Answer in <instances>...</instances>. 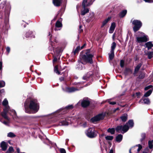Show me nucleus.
Masks as SVG:
<instances>
[{
    "mask_svg": "<svg viewBox=\"0 0 153 153\" xmlns=\"http://www.w3.org/2000/svg\"><path fill=\"white\" fill-rule=\"evenodd\" d=\"M146 2L152 3L153 2V0H143ZM142 0H138L137 2L138 3H140L142 1Z\"/></svg>",
    "mask_w": 153,
    "mask_h": 153,
    "instance_id": "nucleus-39",
    "label": "nucleus"
},
{
    "mask_svg": "<svg viewBox=\"0 0 153 153\" xmlns=\"http://www.w3.org/2000/svg\"><path fill=\"white\" fill-rule=\"evenodd\" d=\"M90 17L91 18V19L93 20L94 18V15L93 13H91L90 14Z\"/></svg>",
    "mask_w": 153,
    "mask_h": 153,
    "instance_id": "nucleus-54",
    "label": "nucleus"
},
{
    "mask_svg": "<svg viewBox=\"0 0 153 153\" xmlns=\"http://www.w3.org/2000/svg\"><path fill=\"white\" fill-rule=\"evenodd\" d=\"M6 3V1H4L2 2L0 4V15L2 17L3 15V12H4V14L5 16H7L9 14V12L6 10L5 8H4Z\"/></svg>",
    "mask_w": 153,
    "mask_h": 153,
    "instance_id": "nucleus-9",
    "label": "nucleus"
},
{
    "mask_svg": "<svg viewBox=\"0 0 153 153\" xmlns=\"http://www.w3.org/2000/svg\"><path fill=\"white\" fill-rule=\"evenodd\" d=\"M62 2V0H53V3L56 7L60 6Z\"/></svg>",
    "mask_w": 153,
    "mask_h": 153,
    "instance_id": "nucleus-22",
    "label": "nucleus"
},
{
    "mask_svg": "<svg viewBox=\"0 0 153 153\" xmlns=\"http://www.w3.org/2000/svg\"><path fill=\"white\" fill-rule=\"evenodd\" d=\"M114 151L112 149H111L109 153H113Z\"/></svg>",
    "mask_w": 153,
    "mask_h": 153,
    "instance_id": "nucleus-63",
    "label": "nucleus"
},
{
    "mask_svg": "<svg viewBox=\"0 0 153 153\" xmlns=\"http://www.w3.org/2000/svg\"><path fill=\"white\" fill-rule=\"evenodd\" d=\"M0 121L2 123L4 124H5L6 125L8 126L9 125V123L8 122H7L5 121L2 122L1 120V119H0Z\"/></svg>",
    "mask_w": 153,
    "mask_h": 153,
    "instance_id": "nucleus-53",
    "label": "nucleus"
},
{
    "mask_svg": "<svg viewBox=\"0 0 153 153\" xmlns=\"http://www.w3.org/2000/svg\"><path fill=\"white\" fill-rule=\"evenodd\" d=\"M2 61L0 62V71L2 69Z\"/></svg>",
    "mask_w": 153,
    "mask_h": 153,
    "instance_id": "nucleus-57",
    "label": "nucleus"
},
{
    "mask_svg": "<svg viewBox=\"0 0 153 153\" xmlns=\"http://www.w3.org/2000/svg\"><path fill=\"white\" fill-rule=\"evenodd\" d=\"M4 89H2L0 91V95L1 94L4 93Z\"/></svg>",
    "mask_w": 153,
    "mask_h": 153,
    "instance_id": "nucleus-59",
    "label": "nucleus"
},
{
    "mask_svg": "<svg viewBox=\"0 0 153 153\" xmlns=\"http://www.w3.org/2000/svg\"><path fill=\"white\" fill-rule=\"evenodd\" d=\"M63 90L64 91L68 93H72L73 92L79 90V89L78 88H77L74 87H67L65 88H63Z\"/></svg>",
    "mask_w": 153,
    "mask_h": 153,
    "instance_id": "nucleus-13",
    "label": "nucleus"
},
{
    "mask_svg": "<svg viewBox=\"0 0 153 153\" xmlns=\"http://www.w3.org/2000/svg\"><path fill=\"white\" fill-rule=\"evenodd\" d=\"M126 124H127V125L128 126L129 128V127L132 128L134 126V123L132 120H129L128 122Z\"/></svg>",
    "mask_w": 153,
    "mask_h": 153,
    "instance_id": "nucleus-27",
    "label": "nucleus"
},
{
    "mask_svg": "<svg viewBox=\"0 0 153 153\" xmlns=\"http://www.w3.org/2000/svg\"><path fill=\"white\" fill-rule=\"evenodd\" d=\"M120 118L123 122H126L128 118L127 114H125L122 115L120 117Z\"/></svg>",
    "mask_w": 153,
    "mask_h": 153,
    "instance_id": "nucleus-25",
    "label": "nucleus"
},
{
    "mask_svg": "<svg viewBox=\"0 0 153 153\" xmlns=\"http://www.w3.org/2000/svg\"><path fill=\"white\" fill-rule=\"evenodd\" d=\"M7 136L10 137H14L16 136V135L13 133L10 132L8 133Z\"/></svg>",
    "mask_w": 153,
    "mask_h": 153,
    "instance_id": "nucleus-43",
    "label": "nucleus"
},
{
    "mask_svg": "<svg viewBox=\"0 0 153 153\" xmlns=\"http://www.w3.org/2000/svg\"><path fill=\"white\" fill-rule=\"evenodd\" d=\"M111 19V17H109L105 19L103 21L102 23V24L101 26V27H103L108 22L110 21Z\"/></svg>",
    "mask_w": 153,
    "mask_h": 153,
    "instance_id": "nucleus-23",
    "label": "nucleus"
},
{
    "mask_svg": "<svg viewBox=\"0 0 153 153\" xmlns=\"http://www.w3.org/2000/svg\"><path fill=\"white\" fill-rule=\"evenodd\" d=\"M127 13V10H125L121 12L120 14V16L121 17H123Z\"/></svg>",
    "mask_w": 153,
    "mask_h": 153,
    "instance_id": "nucleus-34",
    "label": "nucleus"
},
{
    "mask_svg": "<svg viewBox=\"0 0 153 153\" xmlns=\"http://www.w3.org/2000/svg\"><path fill=\"white\" fill-rule=\"evenodd\" d=\"M124 62L123 60H121L120 61V65L121 67L123 68L124 66Z\"/></svg>",
    "mask_w": 153,
    "mask_h": 153,
    "instance_id": "nucleus-50",
    "label": "nucleus"
},
{
    "mask_svg": "<svg viewBox=\"0 0 153 153\" xmlns=\"http://www.w3.org/2000/svg\"><path fill=\"white\" fill-rule=\"evenodd\" d=\"M152 92V90H149L144 94V97H148L150 95Z\"/></svg>",
    "mask_w": 153,
    "mask_h": 153,
    "instance_id": "nucleus-36",
    "label": "nucleus"
},
{
    "mask_svg": "<svg viewBox=\"0 0 153 153\" xmlns=\"http://www.w3.org/2000/svg\"><path fill=\"white\" fill-rule=\"evenodd\" d=\"M59 80L61 81H62L64 80V78L63 77H61L59 78Z\"/></svg>",
    "mask_w": 153,
    "mask_h": 153,
    "instance_id": "nucleus-62",
    "label": "nucleus"
},
{
    "mask_svg": "<svg viewBox=\"0 0 153 153\" xmlns=\"http://www.w3.org/2000/svg\"><path fill=\"white\" fill-rule=\"evenodd\" d=\"M132 23L134 26L133 27V30L134 32L138 30L142 25V23L141 21L138 20H134Z\"/></svg>",
    "mask_w": 153,
    "mask_h": 153,
    "instance_id": "nucleus-11",
    "label": "nucleus"
},
{
    "mask_svg": "<svg viewBox=\"0 0 153 153\" xmlns=\"http://www.w3.org/2000/svg\"><path fill=\"white\" fill-rule=\"evenodd\" d=\"M128 129L129 127L127 124H125L123 126H118L115 128L117 132L122 133L127 132Z\"/></svg>",
    "mask_w": 153,
    "mask_h": 153,
    "instance_id": "nucleus-10",
    "label": "nucleus"
},
{
    "mask_svg": "<svg viewBox=\"0 0 153 153\" xmlns=\"http://www.w3.org/2000/svg\"><path fill=\"white\" fill-rule=\"evenodd\" d=\"M140 94V92H137L136 93V95L138 97H139Z\"/></svg>",
    "mask_w": 153,
    "mask_h": 153,
    "instance_id": "nucleus-61",
    "label": "nucleus"
},
{
    "mask_svg": "<svg viewBox=\"0 0 153 153\" xmlns=\"http://www.w3.org/2000/svg\"><path fill=\"white\" fill-rule=\"evenodd\" d=\"M24 107L25 112L28 113H34L38 111L39 106L36 100H33L30 101L29 104L27 101L25 103Z\"/></svg>",
    "mask_w": 153,
    "mask_h": 153,
    "instance_id": "nucleus-1",
    "label": "nucleus"
},
{
    "mask_svg": "<svg viewBox=\"0 0 153 153\" xmlns=\"http://www.w3.org/2000/svg\"><path fill=\"white\" fill-rule=\"evenodd\" d=\"M149 152V149L148 148H146L143 151V153H148Z\"/></svg>",
    "mask_w": 153,
    "mask_h": 153,
    "instance_id": "nucleus-51",
    "label": "nucleus"
},
{
    "mask_svg": "<svg viewBox=\"0 0 153 153\" xmlns=\"http://www.w3.org/2000/svg\"><path fill=\"white\" fill-rule=\"evenodd\" d=\"M81 84H82V82H74L73 83V84L74 85H78V86H79L78 85L79 84V85Z\"/></svg>",
    "mask_w": 153,
    "mask_h": 153,
    "instance_id": "nucleus-55",
    "label": "nucleus"
},
{
    "mask_svg": "<svg viewBox=\"0 0 153 153\" xmlns=\"http://www.w3.org/2000/svg\"><path fill=\"white\" fill-rule=\"evenodd\" d=\"M94 75V72L93 71H90L85 74L83 77V79L87 80L90 78H92Z\"/></svg>",
    "mask_w": 153,
    "mask_h": 153,
    "instance_id": "nucleus-14",
    "label": "nucleus"
},
{
    "mask_svg": "<svg viewBox=\"0 0 153 153\" xmlns=\"http://www.w3.org/2000/svg\"><path fill=\"white\" fill-rule=\"evenodd\" d=\"M152 85H149L148 86H147L145 88V90H148L149 88H151L152 87Z\"/></svg>",
    "mask_w": 153,
    "mask_h": 153,
    "instance_id": "nucleus-52",
    "label": "nucleus"
},
{
    "mask_svg": "<svg viewBox=\"0 0 153 153\" xmlns=\"http://www.w3.org/2000/svg\"><path fill=\"white\" fill-rule=\"evenodd\" d=\"M105 139L108 140H112L113 139V137L112 136H107L105 137Z\"/></svg>",
    "mask_w": 153,
    "mask_h": 153,
    "instance_id": "nucleus-47",
    "label": "nucleus"
},
{
    "mask_svg": "<svg viewBox=\"0 0 153 153\" xmlns=\"http://www.w3.org/2000/svg\"><path fill=\"white\" fill-rule=\"evenodd\" d=\"M132 73V71L129 68H126L124 71V74L126 75L130 74H131Z\"/></svg>",
    "mask_w": 153,
    "mask_h": 153,
    "instance_id": "nucleus-29",
    "label": "nucleus"
},
{
    "mask_svg": "<svg viewBox=\"0 0 153 153\" xmlns=\"http://www.w3.org/2000/svg\"><path fill=\"white\" fill-rule=\"evenodd\" d=\"M80 102H81V105L83 107H87L90 104L89 101L87 99L85 98L83 99L82 100H80L78 103V104Z\"/></svg>",
    "mask_w": 153,
    "mask_h": 153,
    "instance_id": "nucleus-16",
    "label": "nucleus"
},
{
    "mask_svg": "<svg viewBox=\"0 0 153 153\" xmlns=\"http://www.w3.org/2000/svg\"><path fill=\"white\" fill-rule=\"evenodd\" d=\"M146 137V134L145 133H142L141 134V138L140 139V141L141 142L143 141Z\"/></svg>",
    "mask_w": 153,
    "mask_h": 153,
    "instance_id": "nucleus-44",
    "label": "nucleus"
},
{
    "mask_svg": "<svg viewBox=\"0 0 153 153\" xmlns=\"http://www.w3.org/2000/svg\"><path fill=\"white\" fill-rule=\"evenodd\" d=\"M104 115L103 114H99L92 117L91 119V121L93 123H95L103 119Z\"/></svg>",
    "mask_w": 153,
    "mask_h": 153,
    "instance_id": "nucleus-12",
    "label": "nucleus"
},
{
    "mask_svg": "<svg viewBox=\"0 0 153 153\" xmlns=\"http://www.w3.org/2000/svg\"><path fill=\"white\" fill-rule=\"evenodd\" d=\"M137 146V152L138 153L140 150L142 149V146L140 144H138V145L136 146Z\"/></svg>",
    "mask_w": 153,
    "mask_h": 153,
    "instance_id": "nucleus-42",
    "label": "nucleus"
},
{
    "mask_svg": "<svg viewBox=\"0 0 153 153\" xmlns=\"http://www.w3.org/2000/svg\"><path fill=\"white\" fill-rule=\"evenodd\" d=\"M57 60V59L56 57H54L53 60V63L56 62Z\"/></svg>",
    "mask_w": 153,
    "mask_h": 153,
    "instance_id": "nucleus-60",
    "label": "nucleus"
},
{
    "mask_svg": "<svg viewBox=\"0 0 153 153\" xmlns=\"http://www.w3.org/2000/svg\"><path fill=\"white\" fill-rule=\"evenodd\" d=\"M115 27V23L114 22H112L111 24L110 28L109 29V33H112L113 32Z\"/></svg>",
    "mask_w": 153,
    "mask_h": 153,
    "instance_id": "nucleus-21",
    "label": "nucleus"
},
{
    "mask_svg": "<svg viewBox=\"0 0 153 153\" xmlns=\"http://www.w3.org/2000/svg\"><path fill=\"white\" fill-rule=\"evenodd\" d=\"M50 40L51 42V46H50L49 47V48H48L51 51H54L55 50L54 49L53 47V42H56V43L57 42L56 39V38H54V37H52L51 36L50 38Z\"/></svg>",
    "mask_w": 153,
    "mask_h": 153,
    "instance_id": "nucleus-17",
    "label": "nucleus"
},
{
    "mask_svg": "<svg viewBox=\"0 0 153 153\" xmlns=\"http://www.w3.org/2000/svg\"><path fill=\"white\" fill-rule=\"evenodd\" d=\"M123 136L121 134H119L116 137V140L117 142H120L122 140Z\"/></svg>",
    "mask_w": 153,
    "mask_h": 153,
    "instance_id": "nucleus-33",
    "label": "nucleus"
},
{
    "mask_svg": "<svg viewBox=\"0 0 153 153\" xmlns=\"http://www.w3.org/2000/svg\"><path fill=\"white\" fill-rule=\"evenodd\" d=\"M142 101H143L144 103V104H149L150 103V100L148 98L142 99L140 100L139 102H142Z\"/></svg>",
    "mask_w": 153,
    "mask_h": 153,
    "instance_id": "nucleus-28",
    "label": "nucleus"
},
{
    "mask_svg": "<svg viewBox=\"0 0 153 153\" xmlns=\"http://www.w3.org/2000/svg\"><path fill=\"white\" fill-rule=\"evenodd\" d=\"M6 51L8 52L7 54H8L10 51V48L9 47H7Z\"/></svg>",
    "mask_w": 153,
    "mask_h": 153,
    "instance_id": "nucleus-56",
    "label": "nucleus"
},
{
    "mask_svg": "<svg viewBox=\"0 0 153 153\" xmlns=\"http://www.w3.org/2000/svg\"><path fill=\"white\" fill-rule=\"evenodd\" d=\"M115 130L114 128H109L108 130L107 131L108 132H109L111 134H114L115 132Z\"/></svg>",
    "mask_w": 153,
    "mask_h": 153,
    "instance_id": "nucleus-37",
    "label": "nucleus"
},
{
    "mask_svg": "<svg viewBox=\"0 0 153 153\" xmlns=\"http://www.w3.org/2000/svg\"><path fill=\"white\" fill-rule=\"evenodd\" d=\"M3 105L5 107L4 108H8L9 109H10L9 106L8 105V102L7 100L5 99L3 100L2 102Z\"/></svg>",
    "mask_w": 153,
    "mask_h": 153,
    "instance_id": "nucleus-30",
    "label": "nucleus"
},
{
    "mask_svg": "<svg viewBox=\"0 0 153 153\" xmlns=\"http://www.w3.org/2000/svg\"><path fill=\"white\" fill-rule=\"evenodd\" d=\"M25 35L26 38L31 37L34 38L35 37L34 33L30 31L27 32Z\"/></svg>",
    "mask_w": 153,
    "mask_h": 153,
    "instance_id": "nucleus-18",
    "label": "nucleus"
},
{
    "mask_svg": "<svg viewBox=\"0 0 153 153\" xmlns=\"http://www.w3.org/2000/svg\"><path fill=\"white\" fill-rule=\"evenodd\" d=\"M14 150L12 146L10 147L7 151V153H14Z\"/></svg>",
    "mask_w": 153,
    "mask_h": 153,
    "instance_id": "nucleus-38",
    "label": "nucleus"
},
{
    "mask_svg": "<svg viewBox=\"0 0 153 153\" xmlns=\"http://www.w3.org/2000/svg\"><path fill=\"white\" fill-rule=\"evenodd\" d=\"M88 0H83L82 3V6L83 8V10H82L81 12V14L82 15H84L86 13H88L89 11L88 9L85 8L88 6L90 5L92 3V2L91 1L90 2H88Z\"/></svg>",
    "mask_w": 153,
    "mask_h": 153,
    "instance_id": "nucleus-6",
    "label": "nucleus"
},
{
    "mask_svg": "<svg viewBox=\"0 0 153 153\" xmlns=\"http://www.w3.org/2000/svg\"><path fill=\"white\" fill-rule=\"evenodd\" d=\"M111 53L109 54V57L111 60H112L114 57V52H112L111 51Z\"/></svg>",
    "mask_w": 153,
    "mask_h": 153,
    "instance_id": "nucleus-41",
    "label": "nucleus"
},
{
    "mask_svg": "<svg viewBox=\"0 0 153 153\" xmlns=\"http://www.w3.org/2000/svg\"><path fill=\"white\" fill-rule=\"evenodd\" d=\"M108 102L111 105H114L116 104V102H111L110 100H107Z\"/></svg>",
    "mask_w": 153,
    "mask_h": 153,
    "instance_id": "nucleus-48",
    "label": "nucleus"
},
{
    "mask_svg": "<svg viewBox=\"0 0 153 153\" xmlns=\"http://www.w3.org/2000/svg\"><path fill=\"white\" fill-rule=\"evenodd\" d=\"M59 151L61 153H66L65 150L63 148H60L59 149Z\"/></svg>",
    "mask_w": 153,
    "mask_h": 153,
    "instance_id": "nucleus-49",
    "label": "nucleus"
},
{
    "mask_svg": "<svg viewBox=\"0 0 153 153\" xmlns=\"http://www.w3.org/2000/svg\"><path fill=\"white\" fill-rule=\"evenodd\" d=\"M7 113H9L11 115H12L14 119L17 120L18 118L15 111L13 110L9 109L8 108H7L4 109L3 112L1 113V116L5 119L9 121L10 119L7 115Z\"/></svg>",
    "mask_w": 153,
    "mask_h": 153,
    "instance_id": "nucleus-2",
    "label": "nucleus"
},
{
    "mask_svg": "<svg viewBox=\"0 0 153 153\" xmlns=\"http://www.w3.org/2000/svg\"><path fill=\"white\" fill-rule=\"evenodd\" d=\"M73 108V106L72 105H68L64 108L60 109L52 114L57 117L58 115L66 113L68 110L72 109Z\"/></svg>",
    "mask_w": 153,
    "mask_h": 153,
    "instance_id": "nucleus-4",
    "label": "nucleus"
},
{
    "mask_svg": "<svg viewBox=\"0 0 153 153\" xmlns=\"http://www.w3.org/2000/svg\"><path fill=\"white\" fill-rule=\"evenodd\" d=\"M5 85V82L3 81H0V88L4 87Z\"/></svg>",
    "mask_w": 153,
    "mask_h": 153,
    "instance_id": "nucleus-46",
    "label": "nucleus"
},
{
    "mask_svg": "<svg viewBox=\"0 0 153 153\" xmlns=\"http://www.w3.org/2000/svg\"><path fill=\"white\" fill-rule=\"evenodd\" d=\"M0 146L3 151H5L7 148V143L4 141H2L0 144Z\"/></svg>",
    "mask_w": 153,
    "mask_h": 153,
    "instance_id": "nucleus-19",
    "label": "nucleus"
},
{
    "mask_svg": "<svg viewBox=\"0 0 153 153\" xmlns=\"http://www.w3.org/2000/svg\"><path fill=\"white\" fill-rule=\"evenodd\" d=\"M54 71L58 75L60 74V73L59 71L58 70L57 66H56L54 68Z\"/></svg>",
    "mask_w": 153,
    "mask_h": 153,
    "instance_id": "nucleus-45",
    "label": "nucleus"
},
{
    "mask_svg": "<svg viewBox=\"0 0 153 153\" xmlns=\"http://www.w3.org/2000/svg\"><path fill=\"white\" fill-rule=\"evenodd\" d=\"M153 140H149L148 142L149 147L150 149H152L153 147Z\"/></svg>",
    "mask_w": 153,
    "mask_h": 153,
    "instance_id": "nucleus-40",
    "label": "nucleus"
},
{
    "mask_svg": "<svg viewBox=\"0 0 153 153\" xmlns=\"http://www.w3.org/2000/svg\"><path fill=\"white\" fill-rule=\"evenodd\" d=\"M116 44L115 42H114L112 43L111 45V51L112 52H114V50L116 47Z\"/></svg>",
    "mask_w": 153,
    "mask_h": 153,
    "instance_id": "nucleus-35",
    "label": "nucleus"
},
{
    "mask_svg": "<svg viewBox=\"0 0 153 153\" xmlns=\"http://www.w3.org/2000/svg\"><path fill=\"white\" fill-rule=\"evenodd\" d=\"M86 55H84L82 56L80 61L81 63L83 64L84 63L82 61H84L85 62H87L90 64H92L93 63L92 58L93 57V55L91 54L87 55V53H86Z\"/></svg>",
    "mask_w": 153,
    "mask_h": 153,
    "instance_id": "nucleus-7",
    "label": "nucleus"
},
{
    "mask_svg": "<svg viewBox=\"0 0 153 153\" xmlns=\"http://www.w3.org/2000/svg\"><path fill=\"white\" fill-rule=\"evenodd\" d=\"M61 19H60L59 20L57 21L55 24V26L54 28V30L57 31L60 30L62 26V24L61 22Z\"/></svg>",
    "mask_w": 153,
    "mask_h": 153,
    "instance_id": "nucleus-15",
    "label": "nucleus"
},
{
    "mask_svg": "<svg viewBox=\"0 0 153 153\" xmlns=\"http://www.w3.org/2000/svg\"><path fill=\"white\" fill-rule=\"evenodd\" d=\"M153 51L148 52L147 53H146L145 54L147 56L148 58L149 59H151L153 57Z\"/></svg>",
    "mask_w": 153,
    "mask_h": 153,
    "instance_id": "nucleus-32",
    "label": "nucleus"
},
{
    "mask_svg": "<svg viewBox=\"0 0 153 153\" xmlns=\"http://www.w3.org/2000/svg\"><path fill=\"white\" fill-rule=\"evenodd\" d=\"M98 132L95 130L94 128H90L87 131L86 134L89 137L93 138L95 137L97 134Z\"/></svg>",
    "mask_w": 153,
    "mask_h": 153,
    "instance_id": "nucleus-8",
    "label": "nucleus"
},
{
    "mask_svg": "<svg viewBox=\"0 0 153 153\" xmlns=\"http://www.w3.org/2000/svg\"><path fill=\"white\" fill-rule=\"evenodd\" d=\"M142 65V64L141 63L139 64L135 68L134 74L137 73Z\"/></svg>",
    "mask_w": 153,
    "mask_h": 153,
    "instance_id": "nucleus-26",
    "label": "nucleus"
},
{
    "mask_svg": "<svg viewBox=\"0 0 153 153\" xmlns=\"http://www.w3.org/2000/svg\"><path fill=\"white\" fill-rule=\"evenodd\" d=\"M86 44L85 43L82 46L81 48L80 46H79L77 47L73 51V52L74 54L75 55L76 53L78 52L80 50L84 48L86 46Z\"/></svg>",
    "mask_w": 153,
    "mask_h": 153,
    "instance_id": "nucleus-20",
    "label": "nucleus"
},
{
    "mask_svg": "<svg viewBox=\"0 0 153 153\" xmlns=\"http://www.w3.org/2000/svg\"><path fill=\"white\" fill-rule=\"evenodd\" d=\"M137 146L132 147L129 150L130 153H137Z\"/></svg>",
    "mask_w": 153,
    "mask_h": 153,
    "instance_id": "nucleus-31",
    "label": "nucleus"
},
{
    "mask_svg": "<svg viewBox=\"0 0 153 153\" xmlns=\"http://www.w3.org/2000/svg\"><path fill=\"white\" fill-rule=\"evenodd\" d=\"M145 47L147 48L149 50L152 48L153 47V44L151 42H149L145 44Z\"/></svg>",
    "mask_w": 153,
    "mask_h": 153,
    "instance_id": "nucleus-24",
    "label": "nucleus"
},
{
    "mask_svg": "<svg viewBox=\"0 0 153 153\" xmlns=\"http://www.w3.org/2000/svg\"><path fill=\"white\" fill-rule=\"evenodd\" d=\"M136 42L139 43L146 42L149 40L148 36L144 33L138 32L136 36Z\"/></svg>",
    "mask_w": 153,
    "mask_h": 153,
    "instance_id": "nucleus-3",
    "label": "nucleus"
},
{
    "mask_svg": "<svg viewBox=\"0 0 153 153\" xmlns=\"http://www.w3.org/2000/svg\"><path fill=\"white\" fill-rule=\"evenodd\" d=\"M82 126L84 127H85L86 126V123H84L83 124L81 125Z\"/></svg>",
    "mask_w": 153,
    "mask_h": 153,
    "instance_id": "nucleus-58",
    "label": "nucleus"
},
{
    "mask_svg": "<svg viewBox=\"0 0 153 153\" xmlns=\"http://www.w3.org/2000/svg\"><path fill=\"white\" fill-rule=\"evenodd\" d=\"M16 151L18 153H20V149L19 148H17L16 149Z\"/></svg>",
    "mask_w": 153,
    "mask_h": 153,
    "instance_id": "nucleus-64",
    "label": "nucleus"
},
{
    "mask_svg": "<svg viewBox=\"0 0 153 153\" xmlns=\"http://www.w3.org/2000/svg\"><path fill=\"white\" fill-rule=\"evenodd\" d=\"M73 119V118L71 117H68L67 119L65 118L59 119L57 122L58 123V125L60 126L68 125L70 123H74V121L72 120Z\"/></svg>",
    "mask_w": 153,
    "mask_h": 153,
    "instance_id": "nucleus-5",
    "label": "nucleus"
}]
</instances>
